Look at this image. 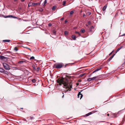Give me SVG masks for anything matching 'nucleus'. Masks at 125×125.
Wrapping results in <instances>:
<instances>
[{"label":"nucleus","instance_id":"1","mask_svg":"<svg viewBox=\"0 0 125 125\" xmlns=\"http://www.w3.org/2000/svg\"><path fill=\"white\" fill-rule=\"evenodd\" d=\"M57 82L59 83L60 85L63 84L64 86H68V80L65 78L59 79L57 80Z\"/></svg>","mask_w":125,"mask_h":125},{"label":"nucleus","instance_id":"2","mask_svg":"<svg viewBox=\"0 0 125 125\" xmlns=\"http://www.w3.org/2000/svg\"><path fill=\"white\" fill-rule=\"evenodd\" d=\"M63 64L61 63L55 64L53 66V68L56 69H60L64 66Z\"/></svg>","mask_w":125,"mask_h":125},{"label":"nucleus","instance_id":"3","mask_svg":"<svg viewBox=\"0 0 125 125\" xmlns=\"http://www.w3.org/2000/svg\"><path fill=\"white\" fill-rule=\"evenodd\" d=\"M3 65L6 70H9L10 69L9 66L6 63H3Z\"/></svg>","mask_w":125,"mask_h":125},{"label":"nucleus","instance_id":"4","mask_svg":"<svg viewBox=\"0 0 125 125\" xmlns=\"http://www.w3.org/2000/svg\"><path fill=\"white\" fill-rule=\"evenodd\" d=\"M7 58L3 56L0 55V59L2 60H7Z\"/></svg>","mask_w":125,"mask_h":125},{"label":"nucleus","instance_id":"5","mask_svg":"<svg viewBox=\"0 0 125 125\" xmlns=\"http://www.w3.org/2000/svg\"><path fill=\"white\" fill-rule=\"evenodd\" d=\"M4 17L5 18H16V19L18 18L16 17L13 16L12 15H9L6 16H4Z\"/></svg>","mask_w":125,"mask_h":125},{"label":"nucleus","instance_id":"6","mask_svg":"<svg viewBox=\"0 0 125 125\" xmlns=\"http://www.w3.org/2000/svg\"><path fill=\"white\" fill-rule=\"evenodd\" d=\"M94 28L93 26H92L90 28L89 31H94Z\"/></svg>","mask_w":125,"mask_h":125},{"label":"nucleus","instance_id":"7","mask_svg":"<svg viewBox=\"0 0 125 125\" xmlns=\"http://www.w3.org/2000/svg\"><path fill=\"white\" fill-rule=\"evenodd\" d=\"M78 97L79 98L80 96V99L82 97L83 95L82 94H81L80 92H79L78 94Z\"/></svg>","mask_w":125,"mask_h":125},{"label":"nucleus","instance_id":"8","mask_svg":"<svg viewBox=\"0 0 125 125\" xmlns=\"http://www.w3.org/2000/svg\"><path fill=\"white\" fill-rule=\"evenodd\" d=\"M40 3L39 2H38L37 3H33V6H35V5H40Z\"/></svg>","mask_w":125,"mask_h":125},{"label":"nucleus","instance_id":"9","mask_svg":"<svg viewBox=\"0 0 125 125\" xmlns=\"http://www.w3.org/2000/svg\"><path fill=\"white\" fill-rule=\"evenodd\" d=\"M10 40H4L3 41V42H10Z\"/></svg>","mask_w":125,"mask_h":125},{"label":"nucleus","instance_id":"10","mask_svg":"<svg viewBox=\"0 0 125 125\" xmlns=\"http://www.w3.org/2000/svg\"><path fill=\"white\" fill-rule=\"evenodd\" d=\"M107 7V5H105L103 8V9H102L103 11H104L106 10Z\"/></svg>","mask_w":125,"mask_h":125},{"label":"nucleus","instance_id":"11","mask_svg":"<svg viewBox=\"0 0 125 125\" xmlns=\"http://www.w3.org/2000/svg\"><path fill=\"white\" fill-rule=\"evenodd\" d=\"M98 76H96L94 77L93 78H91L92 79V80H93V81L95 80H96V79H95L98 78Z\"/></svg>","mask_w":125,"mask_h":125},{"label":"nucleus","instance_id":"12","mask_svg":"<svg viewBox=\"0 0 125 125\" xmlns=\"http://www.w3.org/2000/svg\"><path fill=\"white\" fill-rule=\"evenodd\" d=\"M115 54L113 55L112 56H111L108 60V61H110L113 57Z\"/></svg>","mask_w":125,"mask_h":125},{"label":"nucleus","instance_id":"13","mask_svg":"<svg viewBox=\"0 0 125 125\" xmlns=\"http://www.w3.org/2000/svg\"><path fill=\"white\" fill-rule=\"evenodd\" d=\"M101 69V67H100L99 68L97 69H96L95 71H94V72H93V73H94L95 72L97 71L100 70Z\"/></svg>","mask_w":125,"mask_h":125},{"label":"nucleus","instance_id":"14","mask_svg":"<svg viewBox=\"0 0 125 125\" xmlns=\"http://www.w3.org/2000/svg\"><path fill=\"white\" fill-rule=\"evenodd\" d=\"M32 5L33 6V2H30L29 3L28 5L29 7Z\"/></svg>","mask_w":125,"mask_h":125},{"label":"nucleus","instance_id":"15","mask_svg":"<svg viewBox=\"0 0 125 125\" xmlns=\"http://www.w3.org/2000/svg\"><path fill=\"white\" fill-rule=\"evenodd\" d=\"M72 38L74 40H76V36L74 35H73L72 36Z\"/></svg>","mask_w":125,"mask_h":125},{"label":"nucleus","instance_id":"16","mask_svg":"<svg viewBox=\"0 0 125 125\" xmlns=\"http://www.w3.org/2000/svg\"><path fill=\"white\" fill-rule=\"evenodd\" d=\"M47 3V0H45L43 3L42 4V5L44 6Z\"/></svg>","mask_w":125,"mask_h":125},{"label":"nucleus","instance_id":"17","mask_svg":"<svg viewBox=\"0 0 125 125\" xmlns=\"http://www.w3.org/2000/svg\"><path fill=\"white\" fill-rule=\"evenodd\" d=\"M38 10L40 12H41L43 11V9L42 8H40Z\"/></svg>","mask_w":125,"mask_h":125},{"label":"nucleus","instance_id":"18","mask_svg":"<svg viewBox=\"0 0 125 125\" xmlns=\"http://www.w3.org/2000/svg\"><path fill=\"white\" fill-rule=\"evenodd\" d=\"M91 114H92V113L91 112H90V113H88L87 114H86L85 115V116H89V115H91Z\"/></svg>","mask_w":125,"mask_h":125},{"label":"nucleus","instance_id":"19","mask_svg":"<svg viewBox=\"0 0 125 125\" xmlns=\"http://www.w3.org/2000/svg\"><path fill=\"white\" fill-rule=\"evenodd\" d=\"M56 8V6H53L52 8V10H55Z\"/></svg>","mask_w":125,"mask_h":125},{"label":"nucleus","instance_id":"20","mask_svg":"<svg viewBox=\"0 0 125 125\" xmlns=\"http://www.w3.org/2000/svg\"><path fill=\"white\" fill-rule=\"evenodd\" d=\"M4 71V70L3 69L0 68V72H3Z\"/></svg>","mask_w":125,"mask_h":125},{"label":"nucleus","instance_id":"21","mask_svg":"<svg viewBox=\"0 0 125 125\" xmlns=\"http://www.w3.org/2000/svg\"><path fill=\"white\" fill-rule=\"evenodd\" d=\"M123 47L121 46V47L119 48L116 51V52H118Z\"/></svg>","mask_w":125,"mask_h":125},{"label":"nucleus","instance_id":"22","mask_svg":"<svg viewBox=\"0 0 125 125\" xmlns=\"http://www.w3.org/2000/svg\"><path fill=\"white\" fill-rule=\"evenodd\" d=\"M85 74V73H84L81 74L79 76V77H81L83 76Z\"/></svg>","mask_w":125,"mask_h":125},{"label":"nucleus","instance_id":"23","mask_svg":"<svg viewBox=\"0 0 125 125\" xmlns=\"http://www.w3.org/2000/svg\"><path fill=\"white\" fill-rule=\"evenodd\" d=\"M81 32L82 33H83L85 32V30L83 29H82L81 30Z\"/></svg>","mask_w":125,"mask_h":125},{"label":"nucleus","instance_id":"24","mask_svg":"<svg viewBox=\"0 0 125 125\" xmlns=\"http://www.w3.org/2000/svg\"><path fill=\"white\" fill-rule=\"evenodd\" d=\"M66 2L64 0L63 1V3H62V5L63 6H65V4H66Z\"/></svg>","mask_w":125,"mask_h":125},{"label":"nucleus","instance_id":"25","mask_svg":"<svg viewBox=\"0 0 125 125\" xmlns=\"http://www.w3.org/2000/svg\"><path fill=\"white\" fill-rule=\"evenodd\" d=\"M64 34L65 35H67L68 34V33L67 31H65L64 32Z\"/></svg>","mask_w":125,"mask_h":125},{"label":"nucleus","instance_id":"26","mask_svg":"<svg viewBox=\"0 0 125 125\" xmlns=\"http://www.w3.org/2000/svg\"><path fill=\"white\" fill-rule=\"evenodd\" d=\"M14 50L16 51H18V49L17 47H15L14 48Z\"/></svg>","mask_w":125,"mask_h":125},{"label":"nucleus","instance_id":"27","mask_svg":"<svg viewBox=\"0 0 125 125\" xmlns=\"http://www.w3.org/2000/svg\"><path fill=\"white\" fill-rule=\"evenodd\" d=\"M32 81L33 83H34L36 82V80L35 79H33L31 80Z\"/></svg>","mask_w":125,"mask_h":125},{"label":"nucleus","instance_id":"28","mask_svg":"<svg viewBox=\"0 0 125 125\" xmlns=\"http://www.w3.org/2000/svg\"><path fill=\"white\" fill-rule=\"evenodd\" d=\"M23 62V61H19L18 63L20 64H22Z\"/></svg>","mask_w":125,"mask_h":125},{"label":"nucleus","instance_id":"29","mask_svg":"<svg viewBox=\"0 0 125 125\" xmlns=\"http://www.w3.org/2000/svg\"><path fill=\"white\" fill-rule=\"evenodd\" d=\"M92 80V79L91 78H89L87 79V81H90Z\"/></svg>","mask_w":125,"mask_h":125},{"label":"nucleus","instance_id":"30","mask_svg":"<svg viewBox=\"0 0 125 125\" xmlns=\"http://www.w3.org/2000/svg\"><path fill=\"white\" fill-rule=\"evenodd\" d=\"M74 13V12L73 11H71L70 12V15H71L73 14Z\"/></svg>","mask_w":125,"mask_h":125},{"label":"nucleus","instance_id":"31","mask_svg":"<svg viewBox=\"0 0 125 125\" xmlns=\"http://www.w3.org/2000/svg\"><path fill=\"white\" fill-rule=\"evenodd\" d=\"M53 32L54 33V34L55 35L56 34V32L55 30H53Z\"/></svg>","mask_w":125,"mask_h":125},{"label":"nucleus","instance_id":"32","mask_svg":"<svg viewBox=\"0 0 125 125\" xmlns=\"http://www.w3.org/2000/svg\"><path fill=\"white\" fill-rule=\"evenodd\" d=\"M30 118L31 119V120H32V119H33L34 118V117L33 116H30Z\"/></svg>","mask_w":125,"mask_h":125},{"label":"nucleus","instance_id":"33","mask_svg":"<svg viewBox=\"0 0 125 125\" xmlns=\"http://www.w3.org/2000/svg\"><path fill=\"white\" fill-rule=\"evenodd\" d=\"M34 57L32 56L30 58V60L33 59H34Z\"/></svg>","mask_w":125,"mask_h":125},{"label":"nucleus","instance_id":"34","mask_svg":"<svg viewBox=\"0 0 125 125\" xmlns=\"http://www.w3.org/2000/svg\"><path fill=\"white\" fill-rule=\"evenodd\" d=\"M75 33H77L78 34L79 36L80 35V33L79 32H77V31H75Z\"/></svg>","mask_w":125,"mask_h":125},{"label":"nucleus","instance_id":"35","mask_svg":"<svg viewBox=\"0 0 125 125\" xmlns=\"http://www.w3.org/2000/svg\"><path fill=\"white\" fill-rule=\"evenodd\" d=\"M70 84L68 88H72V86L70 85Z\"/></svg>","mask_w":125,"mask_h":125},{"label":"nucleus","instance_id":"36","mask_svg":"<svg viewBox=\"0 0 125 125\" xmlns=\"http://www.w3.org/2000/svg\"><path fill=\"white\" fill-rule=\"evenodd\" d=\"M40 69V68L39 67H38L36 69V71H39Z\"/></svg>","mask_w":125,"mask_h":125},{"label":"nucleus","instance_id":"37","mask_svg":"<svg viewBox=\"0 0 125 125\" xmlns=\"http://www.w3.org/2000/svg\"><path fill=\"white\" fill-rule=\"evenodd\" d=\"M48 26H52V24H48Z\"/></svg>","mask_w":125,"mask_h":125},{"label":"nucleus","instance_id":"38","mask_svg":"<svg viewBox=\"0 0 125 125\" xmlns=\"http://www.w3.org/2000/svg\"><path fill=\"white\" fill-rule=\"evenodd\" d=\"M86 15L85 14H83V16L84 17L86 16Z\"/></svg>","mask_w":125,"mask_h":125},{"label":"nucleus","instance_id":"39","mask_svg":"<svg viewBox=\"0 0 125 125\" xmlns=\"http://www.w3.org/2000/svg\"><path fill=\"white\" fill-rule=\"evenodd\" d=\"M92 23V22H91L90 21H89L88 22V23L89 24V23Z\"/></svg>","mask_w":125,"mask_h":125},{"label":"nucleus","instance_id":"40","mask_svg":"<svg viewBox=\"0 0 125 125\" xmlns=\"http://www.w3.org/2000/svg\"><path fill=\"white\" fill-rule=\"evenodd\" d=\"M68 22L66 20L65 21V23H66L67 22Z\"/></svg>","mask_w":125,"mask_h":125},{"label":"nucleus","instance_id":"41","mask_svg":"<svg viewBox=\"0 0 125 125\" xmlns=\"http://www.w3.org/2000/svg\"><path fill=\"white\" fill-rule=\"evenodd\" d=\"M21 0V1L22 2H24L25 0Z\"/></svg>","mask_w":125,"mask_h":125},{"label":"nucleus","instance_id":"42","mask_svg":"<svg viewBox=\"0 0 125 125\" xmlns=\"http://www.w3.org/2000/svg\"><path fill=\"white\" fill-rule=\"evenodd\" d=\"M18 0H14V1L15 2H16Z\"/></svg>","mask_w":125,"mask_h":125},{"label":"nucleus","instance_id":"43","mask_svg":"<svg viewBox=\"0 0 125 125\" xmlns=\"http://www.w3.org/2000/svg\"><path fill=\"white\" fill-rule=\"evenodd\" d=\"M88 13L89 14H90L91 13L90 12H88Z\"/></svg>","mask_w":125,"mask_h":125},{"label":"nucleus","instance_id":"44","mask_svg":"<svg viewBox=\"0 0 125 125\" xmlns=\"http://www.w3.org/2000/svg\"><path fill=\"white\" fill-rule=\"evenodd\" d=\"M124 35H125V34H123L122 35V36H124Z\"/></svg>","mask_w":125,"mask_h":125},{"label":"nucleus","instance_id":"45","mask_svg":"<svg viewBox=\"0 0 125 125\" xmlns=\"http://www.w3.org/2000/svg\"><path fill=\"white\" fill-rule=\"evenodd\" d=\"M107 116H109V114H107Z\"/></svg>","mask_w":125,"mask_h":125},{"label":"nucleus","instance_id":"46","mask_svg":"<svg viewBox=\"0 0 125 125\" xmlns=\"http://www.w3.org/2000/svg\"><path fill=\"white\" fill-rule=\"evenodd\" d=\"M63 18H62L61 19V20H63Z\"/></svg>","mask_w":125,"mask_h":125},{"label":"nucleus","instance_id":"47","mask_svg":"<svg viewBox=\"0 0 125 125\" xmlns=\"http://www.w3.org/2000/svg\"><path fill=\"white\" fill-rule=\"evenodd\" d=\"M86 26H88V24H86Z\"/></svg>","mask_w":125,"mask_h":125},{"label":"nucleus","instance_id":"48","mask_svg":"<svg viewBox=\"0 0 125 125\" xmlns=\"http://www.w3.org/2000/svg\"><path fill=\"white\" fill-rule=\"evenodd\" d=\"M112 52H111L110 54H109V55H110L112 53Z\"/></svg>","mask_w":125,"mask_h":125},{"label":"nucleus","instance_id":"49","mask_svg":"<svg viewBox=\"0 0 125 125\" xmlns=\"http://www.w3.org/2000/svg\"><path fill=\"white\" fill-rule=\"evenodd\" d=\"M63 96H64V95L63 94V96L62 97L63 98Z\"/></svg>","mask_w":125,"mask_h":125},{"label":"nucleus","instance_id":"50","mask_svg":"<svg viewBox=\"0 0 125 125\" xmlns=\"http://www.w3.org/2000/svg\"><path fill=\"white\" fill-rule=\"evenodd\" d=\"M62 94H63V92H62Z\"/></svg>","mask_w":125,"mask_h":125},{"label":"nucleus","instance_id":"51","mask_svg":"<svg viewBox=\"0 0 125 125\" xmlns=\"http://www.w3.org/2000/svg\"><path fill=\"white\" fill-rule=\"evenodd\" d=\"M21 109H23V108H21Z\"/></svg>","mask_w":125,"mask_h":125},{"label":"nucleus","instance_id":"52","mask_svg":"<svg viewBox=\"0 0 125 125\" xmlns=\"http://www.w3.org/2000/svg\"><path fill=\"white\" fill-rule=\"evenodd\" d=\"M66 65H65V67H66Z\"/></svg>","mask_w":125,"mask_h":125}]
</instances>
